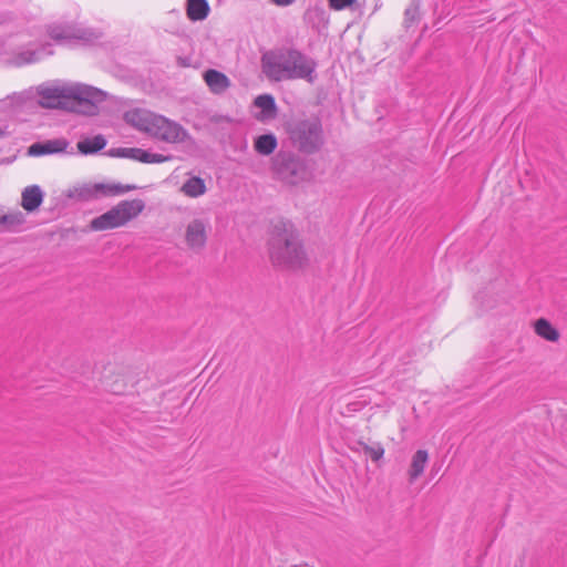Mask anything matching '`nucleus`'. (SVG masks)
Returning <instances> with one entry per match:
<instances>
[{
  "mask_svg": "<svg viewBox=\"0 0 567 567\" xmlns=\"http://www.w3.org/2000/svg\"><path fill=\"white\" fill-rule=\"evenodd\" d=\"M271 168L278 179L289 185H298L309 176L306 159L292 150L278 151L272 157Z\"/></svg>",
  "mask_w": 567,
  "mask_h": 567,
  "instance_id": "6",
  "label": "nucleus"
},
{
  "mask_svg": "<svg viewBox=\"0 0 567 567\" xmlns=\"http://www.w3.org/2000/svg\"><path fill=\"white\" fill-rule=\"evenodd\" d=\"M535 332L547 341L556 342L559 339L558 330L545 318L536 320Z\"/></svg>",
  "mask_w": 567,
  "mask_h": 567,
  "instance_id": "22",
  "label": "nucleus"
},
{
  "mask_svg": "<svg viewBox=\"0 0 567 567\" xmlns=\"http://www.w3.org/2000/svg\"><path fill=\"white\" fill-rule=\"evenodd\" d=\"M277 146L278 141L276 135L272 133L262 134L256 137L254 142L255 151L262 156H268L272 154Z\"/></svg>",
  "mask_w": 567,
  "mask_h": 567,
  "instance_id": "18",
  "label": "nucleus"
},
{
  "mask_svg": "<svg viewBox=\"0 0 567 567\" xmlns=\"http://www.w3.org/2000/svg\"><path fill=\"white\" fill-rule=\"evenodd\" d=\"M254 105L260 109L256 117L259 121L274 120L277 116V104L271 94H261L254 100Z\"/></svg>",
  "mask_w": 567,
  "mask_h": 567,
  "instance_id": "14",
  "label": "nucleus"
},
{
  "mask_svg": "<svg viewBox=\"0 0 567 567\" xmlns=\"http://www.w3.org/2000/svg\"><path fill=\"white\" fill-rule=\"evenodd\" d=\"M420 4L417 1H412L404 11V27L408 29L413 23L419 21Z\"/></svg>",
  "mask_w": 567,
  "mask_h": 567,
  "instance_id": "25",
  "label": "nucleus"
},
{
  "mask_svg": "<svg viewBox=\"0 0 567 567\" xmlns=\"http://www.w3.org/2000/svg\"><path fill=\"white\" fill-rule=\"evenodd\" d=\"M116 154L122 157L132 158L137 162L147 163V164L164 163V162L171 161L173 158L172 155L151 153L148 151H145V150L138 148V147L117 148Z\"/></svg>",
  "mask_w": 567,
  "mask_h": 567,
  "instance_id": "11",
  "label": "nucleus"
},
{
  "mask_svg": "<svg viewBox=\"0 0 567 567\" xmlns=\"http://www.w3.org/2000/svg\"><path fill=\"white\" fill-rule=\"evenodd\" d=\"M136 189L135 185H123L120 183L104 184H87L79 189V197L82 200L99 199L102 197L117 196L127 192Z\"/></svg>",
  "mask_w": 567,
  "mask_h": 567,
  "instance_id": "8",
  "label": "nucleus"
},
{
  "mask_svg": "<svg viewBox=\"0 0 567 567\" xmlns=\"http://www.w3.org/2000/svg\"><path fill=\"white\" fill-rule=\"evenodd\" d=\"M39 104L45 109H59L81 115L94 116L103 103L106 92L83 83L41 85L38 89Z\"/></svg>",
  "mask_w": 567,
  "mask_h": 567,
  "instance_id": "1",
  "label": "nucleus"
},
{
  "mask_svg": "<svg viewBox=\"0 0 567 567\" xmlns=\"http://www.w3.org/2000/svg\"><path fill=\"white\" fill-rule=\"evenodd\" d=\"M284 128L290 146L300 154H317L326 144L323 124L318 115L293 116L285 122Z\"/></svg>",
  "mask_w": 567,
  "mask_h": 567,
  "instance_id": "4",
  "label": "nucleus"
},
{
  "mask_svg": "<svg viewBox=\"0 0 567 567\" xmlns=\"http://www.w3.org/2000/svg\"><path fill=\"white\" fill-rule=\"evenodd\" d=\"M186 11L192 21H200L208 16L209 4L206 0H187Z\"/></svg>",
  "mask_w": 567,
  "mask_h": 567,
  "instance_id": "20",
  "label": "nucleus"
},
{
  "mask_svg": "<svg viewBox=\"0 0 567 567\" xmlns=\"http://www.w3.org/2000/svg\"><path fill=\"white\" fill-rule=\"evenodd\" d=\"M203 76L210 92L214 94H223L230 86V80L220 71L209 69L204 72Z\"/></svg>",
  "mask_w": 567,
  "mask_h": 567,
  "instance_id": "13",
  "label": "nucleus"
},
{
  "mask_svg": "<svg viewBox=\"0 0 567 567\" xmlns=\"http://www.w3.org/2000/svg\"><path fill=\"white\" fill-rule=\"evenodd\" d=\"M43 192L38 185H31L23 189L22 192V198H21V206L27 212H34L40 207V205L43 202Z\"/></svg>",
  "mask_w": 567,
  "mask_h": 567,
  "instance_id": "15",
  "label": "nucleus"
},
{
  "mask_svg": "<svg viewBox=\"0 0 567 567\" xmlns=\"http://www.w3.org/2000/svg\"><path fill=\"white\" fill-rule=\"evenodd\" d=\"M25 221L21 212L4 214L0 217V226L7 230H13Z\"/></svg>",
  "mask_w": 567,
  "mask_h": 567,
  "instance_id": "24",
  "label": "nucleus"
},
{
  "mask_svg": "<svg viewBox=\"0 0 567 567\" xmlns=\"http://www.w3.org/2000/svg\"><path fill=\"white\" fill-rule=\"evenodd\" d=\"M269 258L274 266L297 270L307 264V254L297 229L290 221L272 225L268 239Z\"/></svg>",
  "mask_w": 567,
  "mask_h": 567,
  "instance_id": "3",
  "label": "nucleus"
},
{
  "mask_svg": "<svg viewBox=\"0 0 567 567\" xmlns=\"http://www.w3.org/2000/svg\"><path fill=\"white\" fill-rule=\"evenodd\" d=\"M262 72L270 81L302 79L313 83L317 79V62L295 48L269 51L261 56Z\"/></svg>",
  "mask_w": 567,
  "mask_h": 567,
  "instance_id": "2",
  "label": "nucleus"
},
{
  "mask_svg": "<svg viewBox=\"0 0 567 567\" xmlns=\"http://www.w3.org/2000/svg\"><path fill=\"white\" fill-rule=\"evenodd\" d=\"M133 127L166 143H182L188 138L187 131L177 122L145 110H134L125 114Z\"/></svg>",
  "mask_w": 567,
  "mask_h": 567,
  "instance_id": "5",
  "label": "nucleus"
},
{
  "mask_svg": "<svg viewBox=\"0 0 567 567\" xmlns=\"http://www.w3.org/2000/svg\"><path fill=\"white\" fill-rule=\"evenodd\" d=\"M50 44H42L40 48L31 50L27 49L19 52L14 58L16 65H24L39 61L43 54L51 55Z\"/></svg>",
  "mask_w": 567,
  "mask_h": 567,
  "instance_id": "16",
  "label": "nucleus"
},
{
  "mask_svg": "<svg viewBox=\"0 0 567 567\" xmlns=\"http://www.w3.org/2000/svg\"><path fill=\"white\" fill-rule=\"evenodd\" d=\"M182 192L189 197H198L206 192L205 182L200 177H190L183 184Z\"/></svg>",
  "mask_w": 567,
  "mask_h": 567,
  "instance_id": "23",
  "label": "nucleus"
},
{
  "mask_svg": "<svg viewBox=\"0 0 567 567\" xmlns=\"http://www.w3.org/2000/svg\"><path fill=\"white\" fill-rule=\"evenodd\" d=\"M106 146V140L99 134L93 137H86L78 143V150L81 154H95Z\"/></svg>",
  "mask_w": 567,
  "mask_h": 567,
  "instance_id": "19",
  "label": "nucleus"
},
{
  "mask_svg": "<svg viewBox=\"0 0 567 567\" xmlns=\"http://www.w3.org/2000/svg\"><path fill=\"white\" fill-rule=\"evenodd\" d=\"M69 142L64 138L48 140L44 142L33 143L28 148V155L42 156L55 153H62L66 150Z\"/></svg>",
  "mask_w": 567,
  "mask_h": 567,
  "instance_id": "12",
  "label": "nucleus"
},
{
  "mask_svg": "<svg viewBox=\"0 0 567 567\" xmlns=\"http://www.w3.org/2000/svg\"><path fill=\"white\" fill-rule=\"evenodd\" d=\"M429 461V453L425 450H417L412 456L410 468L408 471L410 483L415 482L424 472Z\"/></svg>",
  "mask_w": 567,
  "mask_h": 567,
  "instance_id": "17",
  "label": "nucleus"
},
{
  "mask_svg": "<svg viewBox=\"0 0 567 567\" xmlns=\"http://www.w3.org/2000/svg\"><path fill=\"white\" fill-rule=\"evenodd\" d=\"M144 208L145 203L142 199L122 200L106 213L93 218L90 228L101 231L121 227L137 217Z\"/></svg>",
  "mask_w": 567,
  "mask_h": 567,
  "instance_id": "7",
  "label": "nucleus"
},
{
  "mask_svg": "<svg viewBox=\"0 0 567 567\" xmlns=\"http://www.w3.org/2000/svg\"><path fill=\"white\" fill-rule=\"evenodd\" d=\"M47 31L49 37L59 43L72 40L91 41L93 39L92 31L78 29L70 24H50Z\"/></svg>",
  "mask_w": 567,
  "mask_h": 567,
  "instance_id": "10",
  "label": "nucleus"
},
{
  "mask_svg": "<svg viewBox=\"0 0 567 567\" xmlns=\"http://www.w3.org/2000/svg\"><path fill=\"white\" fill-rule=\"evenodd\" d=\"M354 451L363 452L367 456L371 458L372 462L378 463L383 458L384 447L380 442H373L372 444H368L363 441H358L355 443Z\"/></svg>",
  "mask_w": 567,
  "mask_h": 567,
  "instance_id": "21",
  "label": "nucleus"
},
{
  "mask_svg": "<svg viewBox=\"0 0 567 567\" xmlns=\"http://www.w3.org/2000/svg\"><path fill=\"white\" fill-rule=\"evenodd\" d=\"M357 0H328V6L331 10L341 11L352 7Z\"/></svg>",
  "mask_w": 567,
  "mask_h": 567,
  "instance_id": "26",
  "label": "nucleus"
},
{
  "mask_svg": "<svg viewBox=\"0 0 567 567\" xmlns=\"http://www.w3.org/2000/svg\"><path fill=\"white\" fill-rule=\"evenodd\" d=\"M209 221L208 219L194 218L185 228V243L187 247L195 251H202L207 243Z\"/></svg>",
  "mask_w": 567,
  "mask_h": 567,
  "instance_id": "9",
  "label": "nucleus"
},
{
  "mask_svg": "<svg viewBox=\"0 0 567 567\" xmlns=\"http://www.w3.org/2000/svg\"><path fill=\"white\" fill-rule=\"evenodd\" d=\"M275 4L286 7L291 4L295 0H271Z\"/></svg>",
  "mask_w": 567,
  "mask_h": 567,
  "instance_id": "27",
  "label": "nucleus"
},
{
  "mask_svg": "<svg viewBox=\"0 0 567 567\" xmlns=\"http://www.w3.org/2000/svg\"><path fill=\"white\" fill-rule=\"evenodd\" d=\"M4 131L0 127V138L4 136Z\"/></svg>",
  "mask_w": 567,
  "mask_h": 567,
  "instance_id": "28",
  "label": "nucleus"
}]
</instances>
